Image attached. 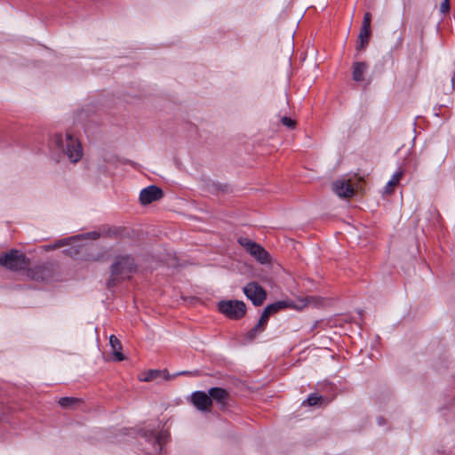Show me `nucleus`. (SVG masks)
Listing matches in <instances>:
<instances>
[{"label":"nucleus","mask_w":455,"mask_h":455,"mask_svg":"<svg viewBox=\"0 0 455 455\" xmlns=\"http://www.w3.org/2000/svg\"><path fill=\"white\" fill-rule=\"evenodd\" d=\"M371 14L369 12L364 14L362 28H371Z\"/></svg>","instance_id":"obj_23"},{"label":"nucleus","mask_w":455,"mask_h":455,"mask_svg":"<svg viewBox=\"0 0 455 455\" xmlns=\"http://www.w3.org/2000/svg\"><path fill=\"white\" fill-rule=\"evenodd\" d=\"M140 435L145 440V450L149 455H159L169 437L167 431L149 425L140 430Z\"/></svg>","instance_id":"obj_3"},{"label":"nucleus","mask_w":455,"mask_h":455,"mask_svg":"<svg viewBox=\"0 0 455 455\" xmlns=\"http://www.w3.org/2000/svg\"><path fill=\"white\" fill-rule=\"evenodd\" d=\"M321 399L322 396L318 395L317 394H312L307 397L306 403L309 406L317 405L320 403Z\"/></svg>","instance_id":"obj_21"},{"label":"nucleus","mask_w":455,"mask_h":455,"mask_svg":"<svg viewBox=\"0 0 455 455\" xmlns=\"http://www.w3.org/2000/svg\"><path fill=\"white\" fill-rule=\"evenodd\" d=\"M0 266L12 271H21L28 267L26 256L18 250H11L0 254Z\"/></svg>","instance_id":"obj_6"},{"label":"nucleus","mask_w":455,"mask_h":455,"mask_svg":"<svg viewBox=\"0 0 455 455\" xmlns=\"http://www.w3.org/2000/svg\"><path fill=\"white\" fill-rule=\"evenodd\" d=\"M109 344L112 349L114 359L117 362L124 360V355L121 352L122 344L115 335H111L109 337Z\"/></svg>","instance_id":"obj_16"},{"label":"nucleus","mask_w":455,"mask_h":455,"mask_svg":"<svg viewBox=\"0 0 455 455\" xmlns=\"http://www.w3.org/2000/svg\"><path fill=\"white\" fill-rule=\"evenodd\" d=\"M191 403L194 406L201 411H207L212 405L211 397L203 391H196L191 395Z\"/></svg>","instance_id":"obj_12"},{"label":"nucleus","mask_w":455,"mask_h":455,"mask_svg":"<svg viewBox=\"0 0 455 455\" xmlns=\"http://www.w3.org/2000/svg\"><path fill=\"white\" fill-rule=\"evenodd\" d=\"M163 197V191L156 186H148L140 193V202L143 205L156 202Z\"/></svg>","instance_id":"obj_11"},{"label":"nucleus","mask_w":455,"mask_h":455,"mask_svg":"<svg viewBox=\"0 0 455 455\" xmlns=\"http://www.w3.org/2000/svg\"><path fill=\"white\" fill-rule=\"evenodd\" d=\"M442 16L443 15L440 14V17H436V20H439V19L442 20Z\"/></svg>","instance_id":"obj_26"},{"label":"nucleus","mask_w":455,"mask_h":455,"mask_svg":"<svg viewBox=\"0 0 455 455\" xmlns=\"http://www.w3.org/2000/svg\"><path fill=\"white\" fill-rule=\"evenodd\" d=\"M281 122L284 126L291 129H293L296 125V121L288 116L282 117Z\"/></svg>","instance_id":"obj_22"},{"label":"nucleus","mask_w":455,"mask_h":455,"mask_svg":"<svg viewBox=\"0 0 455 455\" xmlns=\"http://www.w3.org/2000/svg\"><path fill=\"white\" fill-rule=\"evenodd\" d=\"M320 304L319 299L308 296L305 298H299L296 300H281L270 304L266 307L267 311L271 313V315L276 313L277 311L283 308H293L296 310H301L309 306H318Z\"/></svg>","instance_id":"obj_5"},{"label":"nucleus","mask_w":455,"mask_h":455,"mask_svg":"<svg viewBox=\"0 0 455 455\" xmlns=\"http://www.w3.org/2000/svg\"><path fill=\"white\" fill-rule=\"evenodd\" d=\"M209 396L211 399L212 398L218 402H221L226 398L227 392L222 388L212 387L209 390Z\"/></svg>","instance_id":"obj_19"},{"label":"nucleus","mask_w":455,"mask_h":455,"mask_svg":"<svg viewBox=\"0 0 455 455\" xmlns=\"http://www.w3.org/2000/svg\"><path fill=\"white\" fill-rule=\"evenodd\" d=\"M403 177V171L399 169L397 170L390 178V180L387 182L384 187L385 194H391L395 190V188L400 183L401 180Z\"/></svg>","instance_id":"obj_15"},{"label":"nucleus","mask_w":455,"mask_h":455,"mask_svg":"<svg viewBox=\"0 0 455 455\" xmlns=\"http://www.w3.org/2000/svg\"><path fill=\"white\" fill-rule=\"evenodd\" d=\"M371 35V28H361L360 33H359V45L358 48H363L369 41Z\"/></svg>","instance_id":"obj_20"},{"label":"nucleus","mask_w":455,"mask_h":455,"mask_svg":"<svg viewBox=\"0 0 455 455\" xmlns=\"http://www.w3.org/2000/svg\"><path fill=\"white\" fill-rule=\"evenodd\" d=\"M98 237L99 233L89 232L60 241L54 243L53 248L64 247V254L70 257H76L82 254L84 251H86L90 248V240H95Z\"/></svg>","instance_id":"obj_2"},{"label":"nucleus","mask_w":455,"mask_h":455,"mask_svg":"<svg viewBox=\"0 0 455 455\" xmlns=\"http://www.w3.org/2000/svg\"><path fill=\"white\" fill-rule=\"evenodd\" d=\"M136 269L137 264L130 255H116L110 266V275L112 281H121L129 278Z\"/></svg>","instance_id":"obj_4"},{"label":"nucleus","mask_w":455,"mask_h":455,"mask_svg":"<svg viewBox=\"0 0 455 455\" xmlns=\"http://www.w3.org/2000/svg\"><path fill=\"white\" fill-rule=\"evenodd\" d=\"M158 378L168 379L169 376L166 371H161L158 370H149L148 371L141 373L139 377V379L140 381L149 382Z\"/></svg>","instance_id":"obj_14"},{"label":"nucleus","mask_w":455,"mask_h":455,"mask_svg":"<svg viewBox=\"0 0 455 455\" xmlns=\"http://www.w3.org/2000/svg\"><path fill=\"white\" fill-rule=\"evenodd\" d=\"M220 311L231 319H239L246 312L245 304L241 300H223L219 303Z\"/></svg>","instance_id":"obj_7"},{"label":"nucleus","mask_w":455,"mask_h":455,"mask_svg":"<svg viewBox=\"0 0 455 455\" xmlns=\"http://www.w3.org/2000/svg\"><path fill=\"white\" fill-rule=\"evenodd\" d=\"M239 243L258 261L260 263L267 262L268 254L260 245L247 238H241Z\"/></svg>","instance_id":"obj_8"},{"label":"nucleus","mask_w":455,"mask_h":455,"mask_svg":"<svg viewBox=\"0 0 455 455\" xmlns=\"http://www.w3.org/2000/svg\"><path fill=\"white\" fill-rule=\"evenodd\" d=\"M245 296L256 306H259L266 299V291L256 283H250L243 287Z\"/></svg>","instance_id":"obj_9"},{"label":"nucleus","mask_w":455,"mask_h":455,"mask_svg":"<svg viewBox=\"0 0 455 455\" xmlns=\"http://www.w3.org/2000/svg\"><path fill=\"white\" fill-rule=\"evenodd\" d=\"M50 148L63 156L73 164L79 163L84 157V148L80 139L71 131L53 133L49 140Z\"/></svg>","instance_id":"obj_1"},{"label":"nucleus","mask_w":455,"mask_h":455,"mask_svg":"<svg viewBox=\"0 0 455 455\" xmlns=\"http://www.w3.org/2000/svg\"><path fill=\"white\" fill-rule=\"evenodd\" d=\"M75 401L74 398H70V397H63L60 400V404L63 407H67V406H69L71 405V403H73V402Z\"/></svg>","instance_id":"obj_24"},{"label":"nucleus","mask_w":455,"mask_h":455,"mask_svg":"<svg viewBox=\"0 0 455 455\" xmlns=\"http://www.w3.org/2000/svg\"><path fill=\"white\" fill-rule=\"evenodd\" d=\"M28 276L31 277V278H37L36 275H34L33 274H28Z\"/></svg>","instance_id":"obj_25"},{"label":"nucleus","mask_w":455,"mask_h":455,"mask_svg":"<svg viewBox=\"0 0 455 455\" xmlns=\"http://www.w3.org/2000/svg\"><path fill=\"white\" fill-rule=\"evenodd\" d=\"M270 315L271 313L265 307L259 323L248 332L247 337L249 339H253L258 333L261 332L265 329Z\"/></svg>","instance_id":"obj_13"},{"label":"nucleus","mask_w":455,"mask_h":455,"mask_svg":"<svg viewBox=\"0 0 455 455\" xmlns=\"http://www.w3.org/2000/svg\"><path fill=\"white\" fill-rule=\"evenodd\" d=\"M332 190L339 197L347 198L355 195V188L350 180L341 178L332 183Z\"/></svg>","instance_id":"obj_10"},{"label":"nucleus","mask_w":455,"mask_h":455,"mask_svg":"<svg viewBox=\"0 0 455 455\" xmlns=\"http://www.w3.org/2000/svg\"><path fill=\"white\" fill-rule=\"evenodd\" d=\"M368 70V66L364 62H355L353 65V79L355 82H363Z\"/></svg>","instance_id":"obj_17"},{"label":"nucleus","mask_w":455,"mask_h":455,"mask_svg":"<svg viewBox=\"0 0 455 455\" xmlns=\"http://www.w3.org/2000/svg\"><path fill=\"white\" fill-rule=\"evenodd\" d=\"M439 10V14L444 15L450 11L449 0H433L432 15L435 14V11Z\"/></svg>","instance_id":"obj_18"}]
</instances>
